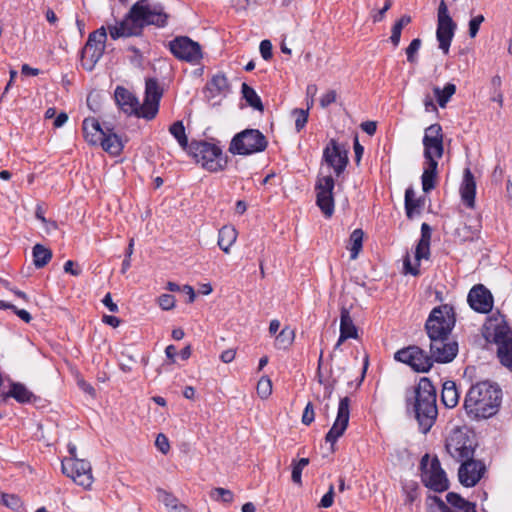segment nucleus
Segmentation results:
<instances>
[{"label":"nucleus","instance_id":"obj_35","mask_svg":"<svg viewBox=\"0 0 512 512\" xmlns=\"http://www.w3.org/2000/svg\"><path fill=\"white\" fill-rule=\"evenodd\" d=\"M423 202L415 197V191L412 187H408L405 191V210L409 219H412L414 214L420 213V208Z\"/></svg>","mask_w":512,"mask_h":512},{"label":"nucleus","instance_id":"obj_48","mask_svg":"<svg viewBox=\"0 0 512 512\" xmlns=\"http://www.w3.org/2000/svg\"><path fill=\"white\" fill-rule=\"evenodd\" d=\"M211 497L216 501H222L224 503H231L233 501V493L232 491L225 488H214L211 491Z\"/></svg>","mask_w":512,"mask_h":512},{"label":"nucleus","instance_id":"obj_9","mask_svg":"<svg viewBox=\"0 0 512 512\" xmlns=\"http://www.w3.org/2000/svg\"><path fill=\"white\" fill-rule=\"evenodd\" d=\"M420 468L422 482L427 488L435 492H443L449 488L446 472L437 457L430 459L429 455L425 454L421 459Z\"/></svg>","mask_w":512,"mask_h":512},{"label":"nucleus","instance_id":"obj_51","mask_svg":"<svg viewBox=\"0 0 512 512\" xmlns=\"http://www.w3.org/2000/svg\"><path fill=\"white\" fill-rule=\"evenodd\" d=\"M322 357H323V352H321V354H320L318 370H320V365H321V362H322ZM317 377H318V382L320 384L324 385V398L325 399H330L331 396H332L335 384H336V380L334 379V380H332V382H324V380L322 378V375L320 374V371H318Z\"/></svg>","mask_w":512,"mask_h":512},{"label":"nucleus","instance_id":"obj_8","mask_svg":"<svg viewBox=\"0 0 512 512\" xmlns=\"http://www.w3.org/2000/svg\"><path fill=\"white\" fill-rule=\"evenodd\" d=\"M476 443L468 431L454 428L446 438L447 453L457 462H462L474 456Z\"/></svg>","mask_w":512,"mask_h":512},{"label":"nucleus","instance_id":"obj_63","mask_svg":"<svg viewBox=\"0 0 512 512\" xmlns=\"http://www.w3.org/2000/svg\"><path fill=\"white\" fill-rule=\"evenodd\" d=\"M302 471H303V468H300L296 464H293L291 477H292V481L295 484L300 485L302 483V481H301Z\"/></svg>","mask_w":512,"mask_h":512},{"label":"nucleus","instance_id":"obj_39","mask_svg":"<svg viewBox=\"0 0 512 512\" xmlns=\"http://www.w3.org/2000/svg\"><path fill=\"white\" fill-rule=\"evenodd\" d=\"M478 229L461 223L454 232V236L461 242L473 241L478 237Z\"/></svg>","mask_w":512,"mask_h":512},{"label":"nucleus","instance_id":"obj_20","mask_svg":"<svg viewBox=\"0 0 512 512\" xmlns=\"http://www.w3.org/2000/svg\"><path fill=\"white\" fill-rule=\"evenodd\" d=\"M458 469V478L465 487L475 486L482 478L485 472V465L472 458H468L462 462Z\"/></svg>","mask_w":512,"mask_h":512},{"label":"nucleus","instance_id":"obj_12","mask_svg":"<svg viewBox=\"0 0 512 512\" xmlns=\"http://www.w3.org/2000/svg\"><path fill=\"white\" fill-rule=\"evenodd\" d=\"M456 28L457 25L451 18L445 1L442 0L438 6L436 37L439 48L445 55L449 52Z\"/></svg>","mask_w":512,"mask_h":512},{"label":"nucleus","instance_id":"obj_24","mask_svg":"<svg viewBox=\"0 0 512 512\" xmlns=\"http://www.w3.org/2000/svg\"><path fill=\"white\" fill-rule=\"evenodd\" d=\"M229 92V84L224 74H217L207 82L205 93L206 97L211 100L219 96H226Z\"/></svg>","mask_w":512,"mask_h":512},{"label":"nucleus","instance_id":"obj_5","mask_svg":"<svg viewBox=\"0 0 512 512\" xmlns=\"http://www.w3.org/2000/svg\"><path fill=\"white\" fill-rule=\"evenodd\" d=\"M268 141L258 129H245L231 140L229 152L234 155H251L266 149Z\"/></svg>","mask_w":512,"mask_h":512},{"label":"nucleus","instance_id":"obj_2","mask_svg":"<svg viewBox=\"0 0 512 512\" xmlns=\"http://www.w3.org/2000/svg\"><path fill=\"white\" fill-rule=\"evenodd\" d=\"M162 95L163 90L154 78L146 80L143 104H140L139 100L124 87L118 86L114 93L116 103L125 113L147 120H152L157 115Z\"/></svg>","mask_w":512,"mask_h":512},{"label":"nucleus","instance_id":"obj_54","mask_svg":"<svg viewBox=\"0 0 512 512\" xmlns=\"http://www.w3.org/2000/svg\"><path fill=\"white\" fill-rule=\"evenodd\" d=\"M158 303L163 310H170L175 306V298L170 294H162L158 298Z\"/></svg>","mask_w":512,"mask_h":512},{"label":"nucleus","instance_id":"obj_22","mask_svg":"<svg viewBox=\"0 0 512 512\" xmlns=\"http://www.w3.org/2000/svg\"><path fill=\"white\" fill-rule=\"evenodd\" d=\"M323 158L334 169L337 176L344 171L348 163L347 150L334 139H331L324 149Z\"/></svg>","mask_w":512,"mask_h":512},{"label":"nucleus","instance_id":"obj_1","mask_svg":"<svg viewBox=\"0 0 512 512\" xmlns=\"http://www.w3.org/2000/svg\"><path fill=\"white\" fill-rule=\"evenodd\" d=\"M168 19L169 14L166 13L161 3H153L151 0H138L120 22L115 25H108L109 35L113 40L139 36L146 26L166 27Z\"/></svg>","mask_w":512,"mask_h":512},{"label":"nucleus","instance_id":"obj_60","mask_svg":"<svg viewBox=\"0 0 512 512\" xmlns=\"http://www.w3.org/2000/svg\"><path fill=\"white\" fill-rule=\"evenodd\" d=\"M75 263L72 260H68L64 264V271L73 276H78L81 273V269L79 267L74 268Z\"/></svg>","mask_w":512,"mask_h":512},{"label":"nucleus","instance_id":"obj_47","mask_svg":"<svg viewBox=\"0 0 512 512\" xmlns=\"http://www.w3.org/2000/svg\"><path fill=\"white\" fill-rule=\"evenodd\" d=\"M403 490L405 492V500L404 503L406 505H412L414 501L417 500L419 496V487L418 484L415 482H410L404 485Z\"/></svg>","mask_w":512,"mask_h":512},{"label":"nucleus","instance_id":"obj_17","mask_svg":"<svg viewBox=\"0 0 512 512\" xmlns=\"http://www.w3.org/2000/svg\"><path fill=\"white\" fill-rule=\"evenodd\" d=\"M335 182L332 176H322L317 179L316 204L325 217H331L334 213L333 189Z\"/></svg>","mask_w":512,"mask_h":512},{"label":"nucleus","instance_id":"obj_57","mask_svg":"<svg viewBox=\"0 0 512 512\" xmlns=\"http://www.w3.org/2000/svg\"><path fill=\"white\" fill-rule=\"evenodd\" d=\"M334 501V486L330 485L329 490L320 500L319 507L329 508L332 506Z\"/></svg>","mask_w":512,"mask_h":512},{"label":"nucleus","instance_id":"obj_61","mask_svg":"<svg viewBox=\"0 0 512 512\" xmlns=\"http://www.w3.org/2000/svg\"><path fill=\"white\" fill-rule=\"evenodd\" d=\"M391 5H392V1L386 0L384 7L381 10H379L376 15H374V17H373L374 22L382 21L385 16V13L390 9Z\"/></svg>","mask_w":512,"mask_h":512},{"label":"nucleus","instance_id":"obj_45","mask_svg":"<svg viewBox=\"0 0 512 512\" xmlns=\"http://www.w3.org/2000/svg\"><path fill=\"white\" fill-rule=\"evenodd\" d=\"M427 502L428 512H452L449 505L438 496H429Z\"/></svg>","mask_w":512,"mask_h":512},{"label":"nucleus","instance_id":"obj_38","mask_svg":"<svg viewBox=\"0 0 512 512\" xmlns=\"http://www.w3.org/2000/svg\"><path fill=\"white\" fill-rule=\"evenodd\" d=\"M434 95L436 97V100L441 108L446 107L447 103L449 102L450 98L455 94L456 92V86L453 83H447L443 89H440L439 87L433 88Z\"/></svg>","mask_w":512,"mask_h":512},{"label":"nucleus","instance_id":"obj_10","mask_svg":"<svg viewBox=\"0 0 512 512\" xmlns=\"http://www.w3.org/2000/svg\"><path fill=\"white\" fill-rule=\"evenodd\" d=\"M493 341L498 346L497 355L501 364L512 371V328L504 319L495 318Z\"/></svg>","mask_w":512,"mask_h":512},{"label":"nucleus","instance_id":"obj_4","mask_svg":"<svg viewBox=\"0 0 512 512\" xmlns=\"http://www.w3.org/2000/svg\"><path fill=\"white\" fill-rule=\"evenodd\" d=\"M413 410L420 430L426 434L438 415L436 389L428 378H422L414 389Z\"/></svg>","mask_w":512,"mask_h":512},{"label":"nucleus","instance_id":"obj_56","mask_svg":"<svg viewBox=\"0 0 512 512\" xmlns=\"http://www.w3.org/2000/svg\"><path fill=\"white\" fill-rule=\"evenodd\" d=\"M314 418H315V412H314V408H313V405L311 402H309L304 411H303V414H302V423L304 425H310L313 421H314Z\"/></svg>","mask_w":512,"mask_h":512},{"label":"nucleus","instance_id":"obj_44","mask_svg":"<svg viewBox=\"0 0 512 512\" xmlns=\"http://www.w3.org/2000/svg\"><path fill=\"white\" fill-rule=\"evenodd\" d=\"M107 30L104 26L100 27L96 31H93L89 34L87 44V51L91 50L92 45L94 46H105V41L107 39Z\"/></svg>","mask_w":512,"mask_h":512},{"label":"nucleus","instance_id":"obj_32","mask_svg":"<svg viewBox=\"0 0 512 512\" xmlns=\"http://www.w3.org/2000/svg\"><path fill=\"white\" fill-rule=\"evenodd\" d=\"M237 234V230L233 226L226 225L219 230L218 246L223 252L229 253L230 247L237 239Z\"/></svg>","mask_w":512,"mask_h":512},{"label":"nucleus","instance_id":"obj_64","mask_svg":"<svg viewBox=\"0 0 512 512\" xmlns=\"http://www.w3.org/2000/svg\"><path fill=\"white\" fill-rule=\"evenodd\" d=\"M235 355H236V352L235 350L233 349H228V350H225L221 353L220 355V359L222 362L224 363H230L234 360L235 358Z\"/></svg>","mask_w":512,"mask_h":512},{"label":"nucleus","instance_id":"obj_27","mask_svg":"<svg viewBox=\"0 0 512 512\" xmlns=\"http://www.w3.org/2000/svg\"><path fill=\"white\" fill-rule=\"evenodd\" d=\"M99 145H101L104 151L114 156L119 155L123 150V143L120 137L109 127L106 128Z\"/></svg>","mask_w":512,"mask_h":512},{"label":"nucleus","instance_id":"obj_14","mask_svg":"<svg viewBox=\"0 0 512 512\" xmlns=\"http://www.w3.org/2000/svg\"><path fill=\"white\" fill-rule=\"evenodd\" d=\"M395 360L409 365L416 372H428L432 365V358L418 346H408L398 350L394 355Z\"/></svg>","mask_w":512,"mask_h":512},{"label":"nucleus","instance_id":"obj_50","mask_svg":"<svg viewBox=\"0 0 512 512\" xmlns=\"http://www.w3.org/2000/svg\"><path fill=\"white\" fill-rule=\"evenodd\" d=\"M292 114L295 117V128L299 132L301 131L308 121V109H294Z\"/></svg>","mask_w":512,"mask_h":512},{"label":"nucleus","instance_id":"obj_19","mask_svg":"<svg viewBox=\"0 0 512 512\" xmlns=\"http://www.w3.org/2000/svg\"><path fill=\"white\" fill-rule=\"evenodd\" d=\"M350 418V399L343 397L339 401L336 419L325 436L326 442L331 444V449L334 451V444L344 434L348 427Z\"/></svg>","mask_w":512,"mask_h":512},{"label":"nucleus","instance_id":"obj_42","mask_svg":"<svg viewBox=\"0 0 512 512\" xmlns=\"http://www.w3.org/2000/svg\"><path fill=\"white\" fill-rule=\"evenodd\" d=\"M411 22L409 15H403L392 27L390 41L394 47L400 43L402 29Z\"/></svg>","mask_w":512,"mask_h":512},{"label":"nucleus","instance_id":"obj_53","mask_svg":"<svg viewBox=\"0 0 512 512\" xmlns=\"http://www.w3.org/2000/svg\"><path fill=\"white\" fill-rule=\"evenodd\" d=\"M484 20H485V18L482 14L474 16L470 19V21H469V36L471 38L476 37V35L479 31L480 25L484 22Z\"/></svg>","mask_w":512,"mask_h":512},{"label":"nucleus","instance_id":"obj_37","mask_svg":"<svg viewBox=\"0 0 512 512\" xmlns=\"http://www.w3.org/2000/svg\"><path fill=\"white\" fill-rule=\"evenodd\" d=\"M241 92L243 98L251 107L260 112L264 110V106L262 104L260 97L257 95L255 90L252 87H250L247 83H242Z\"/></svg>","mask_w":512,"mask_h":512},{"label":"nucleus","instance_id":"obj_34","mask_svg":"<svg viewBox=\"0 0 512 512\" xmlns=\"http://www.w3.org/2000/svg\"><path fill=\"white\" fill-rule=\"evenodd\" d=\"M105 51V46H94L92 45L91 50L87 51V44L82 50L83 65L88 70H91L94 65L101 59Z\"/></svg>","mask_w":512,"mask_h":512},{"label":"nucleus","instance_id":"obj_33","mask_svg":"<svg viewBox=\"0 0 512 512\" xmlns=\"http://www.w3.org/2000/svg\"><path fill=\"white\" fill-rule=\"evenodd\" d=\"M443 404L448 408H453L457 405L459 400V394L456 388V384L453 381H446L443 384L441 394Z\"/></svg>","mask_w":512,"mask_h":512},{"label":"nucleus","instance_id":"obj_21","mask_svg":"<svg viewBox=\"0 0 512 512\" xmlns=\"http://www.w3.org/2000/svg\"><path fill=\"white\" fill-rule=\"evenodd\" d=\"M467 301L474 311L482 314L489 313L494 303L491 292L483 284H477L471 288Z\"/></svg>","mask_w":512,"mask_h":512},{"label":"nucleus","instance_id":"obj_46","mask_svg":"<svg viewBox=\"0 0 512 512\" xmlns=\"http://www.w3.org/2000/svg\"><path fill=\"white\" fill-rule=\"evenodd\" d=\"M272 393V381L267 376H262L257 383V394L262 399H267Z\"/></svg>","mask_w":512,"mask_h":512},{"label":"nucleus","instance_id":"obj_62","mask_svg":"<svg viewBox=\"0 0 512 512\" xmlns=\"http://www.w3.org/2000/svg\"><path fill=\"white\" fill-rule=\"evenodd\" d=\"M102 303L109 309L110 312H118V306L112 301L110 293H107L104 296Z\"/></svg>","mask_w":512,"mask_h":512},{"label":"nucleus","instance_id":"obj_30","mask_svg":"<svg viewBox=\"0 0 512 512\" xmlns=\"http://www.w3.org/2000/svg\"><path fill=\"white\" fill-rule=\"evenodd\" d=\"M156 492L157 499L169 509V512H187L189 510L186 505L180 504L178 499L170 492L162 488H157Z\"/></svg>","mask_w":512,"mask_h":512},{"label":"nucleus","instance_id":"obj_31","mask_svg":"<svg viewBox=\"0 0 512 512\" xmlns=\"http://www.w3.org/2000/svg\"><path fill=\"white\" fill-rule=\"evenodd\" d=\"M438 161L425 160L424 170L422 174V188L424 192H429L435 187V178L437 174Z\"/></svg>","mask_w":512,"mask_h":512},{"label":"nucleus","instance_id":"obj_11","mask_svg":"<svg viewBox=\"0 0 512 512\" xmlns=\"http://www.w3.org/2000/svg\"><path fill=\"white\" fill-rule=\"evenodd\" d=\"M64 475L71 478L77 485L90 489L94 481L89 461L80 458H64L61 463Z\"/></svg>","mask_w":512,"mask_h":512},{"label":"nucleus","instance_id":"obj_49","mask_svg":"<svg viewBox=\"0 0 512 512\" xmlns=\"http://www.w3.org/2000/svg\"><path fill=\"white\" fill-rule=\"evenodd\" d=\"M421 39L415 38L411 41L409 46L406 48L407 61L415 64L417 63V53L421 47Z\"/></svg>","mask_w":512,"mask_h":512},{"label":"nucleus","instance_id":"obj_16","mask_svg":"<svg viewBox=\"0 0 512 512\" xmlns=\"http://www.w3.org/2000/svg\"><path fill=\"white\" fill-rule=\"evenodd\" d=\"M424 158L431 161L442 158L444 153L443 132L440 124L435 123L425 129L423 137Z\"/></svg>","mask_w":512,"mask_h":512},{"label":"nucleus","instance_id":"obj_15","mask_svg":"<svg viewBox=\"0 0 512 512\" xmlns=\"http://www.w3.org/2000/svg\"><path fill=\"white\" fill-rule=\"evenodd\" d=\"M170 52L179 60L196 63L202 58L201 46L187 36H178L168 44Z\"/></svg>","mask_w":512,"mask_h":512},{"label":"nucleus","instance_id":"obj_18","mask_svg":"<svg viewBox=\"0 0 512 512\" xmlns=\"http://www.w3.org/2000/svg\"><path fill=\"white\" fill-rule=\"evenodd\" d=\"M430 339V356L433 362L449 363L458 353V344L450 340L448 337H429Z\"/></svg>","mask_w":512,"mask_h":512},{"label":"nucleus","instance_id":"obj_43","mask_svg":"<svg viewBox=\"0 0 512 512\" xmlns=\"http://www.w3.org/2000/svg\"><path fill=\"white\" fill-rule=\"evenodd\" d=\"M295 333L292 329L285 327L276 336L275 347L277 349H287L294 341Z\"/></svg>","mask_w":512,"mask_h":512},{"label":"nucleus","instance_id":"obj_58","mask_svg":"<svg viewBox=\"0 0 512 512\" xmlns=\"http://www.w3.org/2000/svg\"><path fill=\"white\" fill-rule=\"evenodd\" d=\"M337 98V93L335 90H329L320 98V106L322 108L328 107L330 104L334 103Z\"/></svg>","mask_w":512,"mask_h":512},{"label":"nucleus","instance_id":"obj_13","mask_svg":"<svg viewBox=\"0 0 512 512\" xmlns=\"http://www.w3.org/2000/svg\"><path fill=\"white\" fill-rule=\"evenodd\" d=\"M432 229L429 224L422 223L421 225V237L416 245L415 250V264L411 263L409 254L406 255L403 261L404 271L406 274L417 276L420 273L419 262L422 259H428L430 256V241H431Z\"/></svg>","mask_w":512,"mask_h":512},{"label":"nucleus","instance_id":"obj_59","mask_svg":"<svg viewBox=\"0 0 512 512\" xmlns=\"http://www.w3.org/2000/svg\"><path fill=\"white\" fill-rule=\"evenodd\" d=\"M260 53L264 60H269L272 57V44L269 40H263L260 43Z\"/></svg>","mask_w":512,"mask_h":512},{"label":"nucleus","instance_id":"obj_25","mask_svg":"<svg viewBox=\"0 0 512 512\" xmlns=\"http://www.w3.org/2000/svg\"><path fill=\"white\" fill-rule=\"evenodd\" d=\"M460 192L465 205L469 208H473L475 204L476 183L473 174L468 168L464 171Z\"/></svg>","mask_w":512,"mask_h":512},{"label":"nucleus","instance_id":"obj_40","mask_svg":"<svg viewBox=\"0 0 512 512\" xmlns=\"http://www.w3.org/2000/svg\"><path fill=\"white\" fill-rule=\"evenodd\" d=\"M364 233L361 229H355L350 235V258L355 260L362 249Z\"/></svg>","mask_w":512,"mask_h":512},{"label":"nucleus","instance_id":"obj_6","mask_svg":"<svg viewBox=\"0 0 512 512\" xmlns=\"http://www.w3.org/2000/svg\"><path fill=\"white\" fill-rule=\"evenodd\" d=\"M189 151L198 163L212 172L223 170L227 159L223 157L222 151L214 144L205 141H193L189 145Z\"/></svg>","mask_w":512,"mask_h":512},{"label":"nucleus","instance_id":"obj_28","mask_svg":"<svg viewBox=\"0 0 512 512\" xmlns=\"http://www.w3.org/2000/svg\"><path fill=\"white\" fill-rule=\"evenodd\" d=\"M14 398L19 403H30L36 399V396L22 383L13 382L10 390L3 394V398Z\"/></svg>","mask_w":512,"mask_h":512},{"label":"nucleus","instance_id":"obj_41","mask_svg":"<svg viewBox=\"0 0 512 512\" xmlns=\"http://www.w3.org/2000/svg\"><path fill=\"white\" fill-rule=\"evenodd\" d=\"M170 134L177 140L178 144L183 148L188 147V138L185 133V127L182 121H176L169 127Z\"/></svg>","mask_w":512,"mask_h":512},{"label":"nucleus","instance_id":"obj_29","mask_svg":"<svg viewBox=\"0 0 512 512\" xmlns=\"http://www.w3.org/2000/svg\"><path fill=\"white\" fill-rule=\"evenodd\" d=\"M446 500L452 512H476L474 503L465 500L455 492H449L446 495Z\"/></svg>","mask_w":512,"mask_h":512},{"label":"nucleus","instance_id":"obj_3","mask_svg":"<svg viewBox=\"0 0 512 512\" xmlns=\"http://www.w3.org/2000/svg\"><path fill=\"white\" fill-rule=\"evenodd\" d=\"M502 399L500 387L489 381L478 382L468 390L464 408L473 418H489L495 415Z\"/></svg>","mask_w":512,"mask_h":512},{"label":"nucleus","instance_id":"obj_55","mask_svg":"<svg viewBox=\"0 0 512 512\" xmlns=\"http://www.w3.org/2000/svg\"><path fill=\"white\" fill-rule=\"evenodd\" d=\"M155 446L163 454L168 453V451L170 450V444H169L168 438L162 433L157 435L156 440H155Z\"/></svg>","mask_w":512,"mask_h":512},{"label":"nucleus","instance_id":"obj_36","mask_svg":"<svg viewBox=\"0 0 512 512\" xmlns=\"http://www.w3.org/2000/svg\"><path fill=\"white\" fill-rule=\"evenodd\" d=\"M33 263L37 268L46 266L51 258L52 251L41 244H36L32 251Z\"/></svg>","mask_w":512,"mask_h":512},{"label":"nucleus","instance_id":"obj_52","mask_svg":"<svg viewBox=\"0 0 512 512\" xmlns=\"http://www.w3.org/2000/svg\"><path fill=\"white\" fill-rule=\"evenodd\" d=\"M2 501L5 506L13 510H19L20 508H22L23 505L21 499L14 494H3Z\"/></svg>","mask_w":512,"mask_h":512},{"label":"nucleus","instance_id":"obj_7","mask_svg":"<svg viewBox=\"0 0 512 512\" xmlns=\"http://www.w3.org/2000/svg\"><path fill=\"white\" fill-rule=\"evenodd\" d=\"M455 325V313L452 306L444 304L435 307L426 323L425 330L428 337H448Z\"/></svg>","mask_w":512,"mask_h":512},{"label":"nucleus","instance_id":"obj_26","mask_svg":"<svg viewBox=\"0 0 512 512\" xmlns=\"http://www.w3.org/2000/svg\"><path fill=\"white\" fill-rule=\"evenodd\" d=\"M349 338L357 339L358 330L349 309L343 306L340 310V341H346Z\"/></svg>","mask_w":512,"mask_h":512},{"label":"nucleus","instance_id":"obj_23","mask_svg":"<svg viewBox=\"0 0 512 512\" xmlns=\"http://www.w3.org/2000/svg\"><path fill=\"white\" fill-rule=\"evenodd\" d=\"M106 128L107 126L102 127L94 117L85 118L82 124L84 138L93 146L100 144Z\"/></svg>","mask_w":512,"mask_h":512}]
</instances>
